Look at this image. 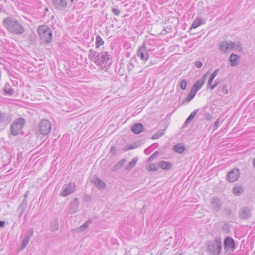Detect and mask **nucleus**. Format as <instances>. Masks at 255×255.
Returning a JSON list of instances; mask_svg holds the SVG:
<instances>
[{"label":"nucleus","mask_w":255,"mask_h":255,"mask_svg":"<svg viewBox=\"0 0 255 255\" xmlns=\"http://www.w3.org/2000/svg\"><path fill=\"white\" fill-rule=\"evenodd\" d=\"M136 147H137V146L135 143L130 144L126 145L124 147L123 150L125 151H127V150L134 149V148H136Z\"/></svg>","instance_id":"e433bc0d"},{"label":"nucleus","mask_w":255,"mask_h":255,"mask_svg":"<svg viewBox=\"0 0 255 255\" xmlns=\"http://www.w3.org/2000/svg\"><path fill=\"white\" fill-rule=\"evenodd\" d=\"M93 182L99 189H103L106 187V184L99 178L94 179Z\"/></svg>","instance_id":"412c9836"},{"label":"nucleus","mask_w":255,"mask_h":255,"mask_svg":"<svg viewBox=\"0 0 255 255\" xmlns=\"http://www.w3.org/2000/svg\"><path fill=\"white\" fill-rule=\"evenodd\" d=\"M41 40L44 43H49L52 38V32L49 27L45 25H40L37 28Z\"/></svg>","instance_id":"7ed1b4c3"},{"label":"nucleus","mask_w":255,"mask_h":255,"mask_svg":"<svg viewBox=\"0 0 255 255\" xmlns=\"http://www.w3.org/2000/svg\"><path fill=\"white\" fill-rule=\"evenodd\" d=\"M196 93V91L191 88L186 98V101L187 102L191 101L195 96Z\"/></svg>","instance_id":"bb28decb"},{"label":"nucleus","mask_w":255,"mask_h":255,"mask_svg":"<svg viewBox=\"0 0 255 255\" xmlns=\"http://www.w3.org/2000/svg\"><path fill=\"white\" fill-rule=\"evenodd\" d=\"M137 160V157L133 158L132 160L126 165L125 170L128 171L131 170L136 165Z\"/></svg>","instance_id":"4be33fe9"},{"label":"nucleus","mask_w":255,"mask_h":255,"mask_svg":"<svg viewBox=\"0 0 255 255\" xmlns=\"http://www.w3.org/2000/svg\"><path fill=\"white\" fill-rule=\"evenodd\" d=\"M244 190L241 186H236L233 189V192L235 196H240L243 192Z\"/></svg>","instance_id":"c85d7f7f"},{"label":"nucleus","mask_w":255,"mask_h":255,"mask_svg":"<svg viewBox=\"0 0 255 255\" xmlns=\"http://www.w3.org/2000/svg\"><path fill=\"white\" fill-rule=\"evenodd\" d=\"M198 112V110H194L191 114L189 115V116L188 117V118L185 121L184 126H186L188 125L193 119V118L195 117V116L196 115L197 113Z\"/></svg>","instance_id":"b1692460"},{"label":"nucleus","mask_w":255,"mask_h":255,"mask_svg":"<svg viewBox=\"0 0 255 255\" xmlns=\"http://www.w3.org/2000/svg\"><path fill=\"white\" fill-rule=\"evenodd\" d=\"M113 12L116 15H119L120 13V11L117 8H113L112 9Z\"/></svg>","instance_id":"c03bdc74"},{"label":"nucleus","mask_w":255,"mask_h":255,"mask_svg":"<svg viewBox=\"0 0 255 255\" xmlns=\"http://www.w3.org/2000/svg\"><path fill=\"white\" fill-rule=\"evenodd\" d=\"M143 127L141 124L137 123L132 125L131 130L134 134H139L143 130Z\"/></svg>","instance_id":"a211bd4d"},{"label":"nucleus","mask_w":255,"mask_h":255,"mask_svg":"<svg viewBox=\"0 0 255 255\" xmlns=\"http://www.w3.org/2000/svg\"><path fill=\"white\" fill-rule=\"evenodd\" d=\"M213 80H214V78L210 77V78H209V79L208 80V86H210L211 85V84L212 82H213Z\"/></svg>","instance_id":"09e8293b"},{"label":"nucleus","mask_w":255,"mask_h":255,"mask_svg":"<svg viewBox=\"0 0 255 255\" xmlns=\"http://www.w3.org/2000/svg\"><path fill=\"white\" fill-rule=\"evenodd\" d=\"M25 123V120L22 118L15 120L10 126V131L12 135H16L22 129Z\"/></svg>","instance_id":"20e7f679"},{"label":"nucleus","mask_w":255,"mask_h":255,"mask_svg":"<svg viewBox=\"0 0 255 255\" xmlns=\"http://www.w3.org/2000/svg\"><path fill=\"white\" fill-rule=\"evenodd\" d=\"M173 150L177 153H182L185 150V147L180 144H177L174 146Z\"/></svg>","instance_id":"a878e982"},{"label":"nucleus","mask_w":255,"mask_h":255,"mask_svg":"<svg viewBox=\"0 0 255 255\" xmlns=\"http://www.w3.org/2000/svg\"><path fill=\"white\" fill-rule=\"evenodd\" d=\"M89 59L93 61L96 64V63H98V53H97L96 51L90 49L88 55Z\"/></svg>","instance_id":"f3484780"},{"label":"nucleus","mask_w":255,"mask_h":255,"mask_svg":"<svg viewBox=\"0 0 255 255\" xmlns=\"http://www.w3.org/2000/svg\"><path fill=\"white\" fill-rule=\"evenodd\" d=\"M205 119L209 120L212 118V115L210 113H206L205 114Z\"/></svg>","instance_id":"49530a36"},{"label":"nucleus","mask_w":255,"mask_h":255,"mask_svg":"<svg viewBox=\"0 0 255 255\" xmlns=\"http://www.w3.org/2000/svg\"><path fill=\"white\" fill-rule=\"evenodd\" d=\"M51 129V124L47 120H42L39 125V130L42 135H46L49 133Z\"/></svg>","instance_id":"423d86ee"},{"label":"nucleus","mask_w":255,"mask_h":255,"mask_svg":"<svg viewBox=\"0 0 255 255\" xmlns=\"http://www.w3.org/2000/svg\"><path fill=\"white\" fill-rule=\"evenodd\" d=\"M240 172L239 169L234 168L227 174V179L230 182L236 181L240 177Z\"/></svg>","instance_id":"9d476101"},{"label":"nucleus","mask_w":255,"mask_h":255,"mask_svg":"<svg viewBox=\"0 0 255 255\" xmlns=\"http://www.w3.org/2000/svg\"><path fill=\"white\" fill-rule=\"evenodd\" d=\"M232 46L233 47V49H234L235 50L239 51L240 52L243 51V50L240 41H238L237 42H234L232 41Z\"/></svg>","instance_id":"393cba45"},{"label":"nucleus","mask_w":255,"mask_h":255,"mask_svg":"<svg viewBox=\"0 0 255 255\" xmlns=\"http://www.w3.org/2000/svg\"><path fill=\"white\" fill-rule=\"evenodd\" d=\"M229 60L231 66H236L240 61V57L234 53H232L230 56Z\"/></svg>","instance_id":"aec40b11"},{"label":"nucleus","mask_w":255,"mask_h":255,"mask_svg":"<svg viewBox=\"0 0 255 255\" xmlns=\"http://www.w3.org/2000/svg\"><path fill=\"white\" fill-rule=\"evenodd\" d=\"M3 115L2 113L0 112V123L1 122L2 119L3 118Z\"/></svg>","instance_id":"5fc2aeb1"},{"label":"nucleus","mask_w":255,"mask_h":255,"mask_svg":"<svg viewBox=\"0 0 255 255\" xmlns=\"http://www.w3.org/2000/svg\"><path fill=\"white\" fill-rule=\"evenodd\" d=\"M207 250L213 255H220L222 249V239L216 237L213 240H209L206 242Z\"/></svg>","instance_id":"f03ea898"},{"label":"nucleus","mask_w":255,"mask_h":255,"mask_svg":"<svg viewBox=\"0 0 255 255\" xmlns=\"http://www.w3.org/2000/svg\"><path fill=\"white\" fill-rule=\"evenodd\" d=\"M202 24V20L201 18L195 19L191 25L190 28H196Z\"/></svg>","instance_id":"473e14b6"},{"label":"nucleus","mask_w":255,"mask_h":255,"mask_svg":"<svg viewBox=\"0 0 255 255\" xmlns=\"http://www.w3.org/2000/svg\"><path fill=\"white\" fill-rule=\"evenodd\" d=\"M5 225V222L2 221H0V227L2 228L4 227Z\"/></svg>","instance_id":"864d4df0"},{"label":"nucleus","mask_w":255,"mask_h":255,"mask_svg":"<svg viewBox=\"0 0 255 255\" xmlns=\"http://www.w3.org/2000/svg\"><path fill=\"white\" fill-rule=\"evenodd\" d=\"M126 162L125 159H122L118 161L112 168V170L113 171H116L118 169H120L125 164Z\"/></svg>","instance_id":"5701e85b"},{"label":"nucleus","mask_w":255,"mask_h":255,"mask_svg":"<svg viewBox=\"0 0 255 255\" xmlns=\"http://www.w3.org/2000/svg\"><path fill=\"white\" fill-rule=\"evenodd\" d=\"M219 49L224 53H227L229 51L233 49L231 40H225L221 41L219 43Z\"/></svg>","instance_id":"1a4fd4ad"},{"label":"nucleus","mask_w":255,"mask_h":255,"mask_svg":"<svg viewBox=\"0 0 255 255\" xmlns=\"http://www.w3.org/2000/svg\"><path fill=\"white\" fill-rule=\"evenodd\" d=\"M4 91L5 94L11 96L13 93V90L12 88L10 87V86L6 84L4 88Z\"/></svg>","instance_id":"7c9ffc66"},{"label":"nucleus","mask_w":255,"mask_h":255,"mask_svg":"<svg viewBox=\"0 0 255 255\" xmlns=\"http://www.w3.org/2000/svg\"><path fill=\"white\" fill-rule=\"evenodd\" d=\"M219 70L218 69H216L212 74L210 76L211 77L213 78H215V77L217 75L218 72H219Z\"/></svg>","instance_id":"a18cd8bd"},{"label":"nucleus","mask_w":255,"mask_h":255,"mask_svg":"<svg viewBox=\"0 0 255 255\" xmlns=\"http://www.w3.org/2000/svg\"><path fill=\"white\" fill-rule=\"evenodd\" d=\"M253 165L254 167L255 168V157L253 159Z\"/></svg>","instance_id":"13d9d810"},{"label":"nucleus","mask_w":255,"mask_h":255,"mask_svg":"<svg viewBox=\"0 0 255 255\" xmlns=\"http://www.w3.org/2000/svg\"><path fill=\"white\" fill-rule=\"evenodd\" d=\"M187 81L186 79H183L180 83V87L182 90L186 89Z\"/></svg>","instance_id":"4c0bfd02"},{"label":"nucleus","mask_w":255,"mask_h":255,"mask_svg":"<svg viewBox=\"0 0 255 255\" xmlns=\"http://www.w3.org/2000/svg\"><path fill=\"white\" fill-rule=\"evenodd\" d=\"M4 27L10 32L15 34H21L24 32L22 25L16 19L11 17H6L3 20Z\"/></svg>","instance_id":"f257e3e1"},{"label":"nucleus","mask_w":255,"mask_h":255,"mask_svg":"<svg viewBox=\"0 0 255 255\" xmlns=\"http://www.w3.org/2000/svg\"><path fill=\"white\" fill-rule=\"evenodd\" d=\"M218 84H219V82L216 80L215 81L214 84L213 85L211 86V89L213 90L215 87H216L218 85Z\"/></svg>","instance_id":"de8ad7c7"},{"label":"nucleus","mask_w":255,"mask_h":255,"mask_svg":"<svg viewBox=\"0 0 255 255\" xmlns=\"http://www.w3.org/2000/svg\"><path fill=\"white\" fill-rule=\"evenodd\" d=\"M211 206L215 212H219L222 207V204L220 199L217 197L212 198L211 201Z\"/></svg>","instance_id":"9b49d317"},{"label":"nucleus","mask_w":255,"mask_h":255,"mask_svg":"<svg viewBox=\"0 0 255 255\" xmlns=\"http://www.w3.org/2000/svg\"><path fill=\"white\" fill-rule=\"evenodd\" d=\"M226 211L227 212V213L228 215L231 214V212H232L231 210L230 209H226Z\"/></svg>","instance_id":"6e6d98bb"},{"label":"nucleus","mask_w":255,"mask_h":255,"mask_svg":"<svg viewBox=\"0 0 255 255\" xmlns=\"http://www.w3.org/2000/svg\"><path fill=\"white\" fill-rule=\"evenodd\" d=\"M116 147L115 146H113L111 148V152L114 153L116 152Z\"/></svg>","instance_id":"8fccbe9b"},{"label":"nucleus","mask_w":255,"mask_h":255,"mask_svg":"<svg viewBox=\"0 0 255 255\" xmlns=\"http://www.w3.org/2000/svg\"><path fill=\"white\" fill-rule=\"evenodd\" d=\"M195 65L196 67L200 68L202 66L203 64L200 61H197L195 63Z\"/></svg>","instance_id":"37998d69"},{"label":"nucleus","mask_w":255,"mask_h":255,"mask_svg":"<svg viewBox=\"0 0 255 255\" xmlns=\"http://www.w3.org/2000/svg\"><path fill=\"white\" fill-rule=\"evenodd\" d=\"M30 239L27 238L26 237H24L22 240L21 243V249H24L27 245L29 242Z\"/></svg>","instance_id":"c9c22d12"},{"label":"nucleus","mask_w":255,"mask_h":255,"mask_svg":"<svg viewBox=\"0 0 255 255\" xmlns=\"http://www.w3.org/2000/svg\"><path fill=\"white\" fill-rule=\"evenodd\" d=\"M219 92L223 95H226L228 93V87L225 85L220 86L218 88Z\"/></svg>","instance_id":"2f4dec72"},{"label":"nucleus","mask_w":255,"mask_h":255,"mask_svg":"<svg viewBox=\"0 0 255 255\" xmlns=\"http://www.w3.org/2000/svg\"><path fill=\"white\" fill-rule=\"evenodd\" d=\"M104 44V41L99 35H97L96 37V47L99 48L100 46Z\"/></svg>","instance_id":"c756f323"},{"label":"nucleus","mask_w":255,"mask_h":255,"mask_svg":"<svg viewBox=\"0 0 255 255\" xmlns=\"http://www.w3.org/2000/svg\"><path fill=\"white\" fill-rule=\"evenodd\" d=\"M91 221L90 220L87 221L82 226H80V229L81 231L84 230L85 228H87L88 227V224L90 223Z\"/></svg>","instance_id":"a19ab883"},{"label":"nucleus","mask_w":255,"mask_h":255,"mask_svg":"<svg viewBox=\"0 0 255 255\" xmlns=\"http://www.w3.org/2000/svg\"><path fill=\"white\" fill-rule=\"evenodd\" d=\"M158 166L156 163H152L146 166V169L148 171H156L158 170Z\"/></svg>","instance_id":"72a5a7b5"},{"label":"nucleus","mask_w":255,"mask_h":255,"mask_svg":"<svg viewBox=\"0 0 255 255\" xmlns=\"http://www.w3.org/2000/svg\"><path fill=\"white\" fill-rule=\"evenodd\" d=\"M219 123H220V119H218L215 121V122L214 123V127H213V130H216L218 128V126L219 125Z\"/></svg>","instance_id":"79ce46f5"},{"label":"nucleus","mask_w":255,"mask_h":255,"mask_svg":"<svg viewBox=\"0 0 255 255\" xmlns=\"http://www.w3.org/2000/svg\"><path fill=\"white\" fill-rule=\"evenodd\" d=\"M165 129L157 131L151 137L152 139H156L164 134V131Z\"/></svg>","instance_id":"f704fd0d"},{"label":"nucleus","mask_w":255,"mask_h":255,"mask_svg":"<svg viewBox=\"0 0 255 255\" xmlns=\"http://www.w3.org/2000/svg\"><path fill=\"white\" fill-rule=\"evenodd\" d=\"M147 49L144 44L138 49L137 55L143 61H146L148 58V53Z\"/></svg>","instance_id":"ddd939ff"},{"label":"nucleus","mask_w":255,"mask_h":255,"mask_svg":"<svg viewBox=\"0 0 255 255\" xmlns=\"http://www.w3.org/2000/svg\"><path fill=\"white\" fill-rule=\"evenodd\" d=\"M58 227H56V228L55 229V230H58Z\"/></svg>","instance_id":"bf43d9fd"},{"label":"nucleus","mask_w":255,"mask_h":255,"mask_svg":"<svg viewBox=\"0 0 255 255\" xmlns=\"http://www.w3.org/2000/svg\"><path fill=\"white\" fill-rule=\"evenodd\" d=\"M27 206V200L26 199H24L18 209V210H19L20 211L21 214H23L24 210L26 208Z\"/></svg>","instance_id":"cd10ccee"},{"label":"nucleus","mask_w":255,"mask_h":255,"mask_svg":"<svg viewBox=\"0 0 255 255\" xmlns=\"http://www.w3.org/2000/svg\"><path fill=\"white\" fill-rule=\"evenodd\" d=\"M225 252L227 254H230L235 250V243L234 239L230 237L225 238L224 242Z\"/></svg>","instance_id":"39448f33"},{"label":"nucleus","mask_w":255,"mask_h":255,"mask_svg":"<svg viewBox=\"0 0 255 255\" xmlns=\"http://www.w3.org/2000/svg\"><path fill=\"white\" fill-rule=\"evenodd\" d=\"M63 190L61 193V196L66 197L73 193L75 190V184L73 182H70L63 186Z\"/></svg>","instance_id":"6e6552de"},{"label":"nucleus","mask_w":255,"mask_h":255,"mask_svg":"<svg viewBox=\"0 0 255 255\" xmlns=\"http://www.w3.org/2000/svg\"><path fill=\"white\" fill-rule=\"evenodd\" d=\"M53 5L55 8L59 10H63L67 7L66 0H53Z\"/></svg>","instance_id":"4468645a"},{"label":"nucleus","mask_w":255,"mask_h":255,"mask_svg":"<svg viewBox=\"0 0 255 255\" xmlns=\"http://www.w3.org/2000/svg\"><path fill=\"white\" fill-rule=\"evenodd\" d=\"M144 152H145V154H149V150H148V148L145 149L144 150Z\"/></svg>","instance_id":"4d7b16f0"},{"label":"nucleus","mask_w":255,"mask_h":255,"mask_svg":"<svg viewBox=\"0 0 255 255\" xmlns=\"http://www.w3.org/2000/svg\"><path fill=\"white\" fill-rule=\"evenodd\" d=\"M29 192L28 191H27L24 194V199H26L27 197L29 196Z\"/></svg>","instance_id":"3c124183"},{"label":"nucleus","mask_w":255,"mask_h":255,"mask_svg":"<svg viewBox=\"0 0 255 255\" xmlns=\"http://www.w3.org/2000/svg\"><path fill=\"white\" fill-rule=\"evenodd\" d=\"M33 234V229L30 228L28 229L27 233L25 234V236L30 239L32 237Z\"/></svg>","instance_id":"58836bf2"},{"label":"nucleus","mask_w":255,"mask_h":255,"mask_svg":"<svg viewBox=\"0 0 255 255\" xmlns=\"http://www.w3.org/2000/svg\"><path fill=\"white\" fill-rule=\"evenodd\" d=\"M98 61L96 63L97 65H101L104 64H107L109 61L110 55L107 51H102L98 53Z\"/></svg>","instance_id":"0eeeda50"},{"label":"nucleus","mask_w":255,"mask_h":255,"mask_svg":"<svg viewBox=\"0 0 255 255\" xmlns=\"http://www.w3.org/2000/svg\"><path fill=\"white\" fill-rule=\"evenodd\" d=\"M239 216L242 219H247L251 216V211L249 207L241 208L239 211Z\"/></svg>","instance_id":"2eb2a0df"},{"label":"nucleus","mask_w":255,"mask_h":255,"mask_svg":"<svg viewBox=\"0 0 255 255\" xmlns=\"http://www.w3.org/2000/svg\"><path fill=\"white\" fill-rule=\"evenodd\" d=\"M79 209V202L78 198H75L70 203L67 210V212L70 214H73L77 212Z\"/></svg>","instance_id":"f8f14e48"},{"label":"nucleus","mask_w":255,"mask_h":255,"mask_svg":"<svg viewBox=\"0 0 255 255\" xmlns=\"http://www.w3.org/2000/svg\"><path fill=\"white\" fill-rule=\"evenodd\" d=\"M46 10L48 11V8H46Z\"/></svg>","instance_id":"680f3d73"},{"label":"nucleus","mask_w":255,"mask_h":255,"mask_svg":"<svg viewBox=\"0 0 255 255\" xmlns=\"http://www.w3.org/2000/svg\"><path fill=\"white\" fill-rule=\"evenodd\" d=\"M17 160L18 162H20L22 160V157L21 155H20L19 154H18V157L17 158Z\"/></svg>","instance_id":"603ef678"},{"label":"nucleus","mask_w":255,"mask_h":255,"mask_svg":"<svg viewBox=\"0 0 255 255\" xmlns=\"http://www.w3.org/2000/svg\"><path fill=\"white\" fill-rule=\"evenodd\" d=\"M75 0H71V2H73Z\"/></svg>","instance_id":"052dcab7"},{"label":"nucleus","mask_w":255,"mask_h":255,"mask_svg":"<svg viewBox=\"0 0 255 255\" xmlns=\"http://www.w3.org/2000/svg\"><path fill=\"white\" fill-rule=\"evenodd\" d=\"M205 76L206 75L204 76V78L202 79H200L197 81L193 85L191 88H192L193 90H194L195 91L197 92L198 91H199L204 85L205 82Z\"/></svg>","instance_id":"dca6fc26"},{"label":"nucleus","mask_w":255,"mask_h":255,"mask_svg":"<svg viewBox=\"0 0 255 255\" xmlns=\"http://www.w3.org/2000/svg\"><path fill=\"white\" fill-rule=\"evenodd\" d=\"M159 154L158 151H155L148 159L149 162L152 161Z\"/></svg>","instance_id":"ea45409f"},{"label":"nucleus","mask_w":255,"mask_h":255,"mask_svg":"<svg viewBox=\"0 0 255 255\" xmlns=\"http://www.w3.org/2000/svg\"><path fill=\"white\" fill-rule=\"evenodd\" d=\"M158 166L163 170H168L171 169L172 165L170 162L160 161L158 163Z\"/></svg>","instance_id":"6ab92c4d"}]
</instances>
